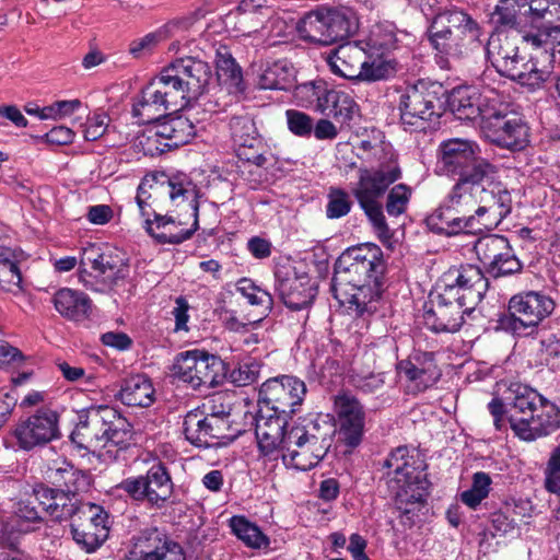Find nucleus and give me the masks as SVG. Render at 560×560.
<instances>
[{"label":"nucleus","instance_id":"42","mask_svg":"<svg viewBox=\"0 0 560 560\" xmlns=\"http://www.w3.org/2000/svg\"><path fill=\"white\" fill-rule=\"evenodd\" d=\"M229 526L232 533L248 548L261 549L269 547V538L256 524L249 522L245 516H232L229 521Z\"/></svg>","mask_w":560,"mask_h":560},{"label":"nucleus","instance_id":"50","mask_svg":"<svg viewBox=\"0 0 560 560\" xmlns=\"http://www.w3.org/2000/svg\"><path fill=\"white\" fill-rule=\"evenodd\" d=\"M522 14H528V0H500L492 21L499 26L514 27Z\"/></svg>","mask_w":560,"mask_h":560},{"label":"nucleus","instance_id":"63","mask_svg":"<svg viewBox=\"0 0 560 560\" xmlns=\"http://www.w3.org/2000/svg\"><path fill=\"white\" fill-rule=\"evenodd\" d=\"M109 117L103 112H96L89 116L83 125V137L88 141L100 139L109 126Z\"/></svg>","mask_w":560,"mask_h":560},{"label":"nucleus","instance_id":"19","mask_svg":"<svg viewBox=\"0 0 560 560\" xmlns=\"http://www.w3.org/2000/svg\"><path fill=\"white\" fill-rule=\"evenodd\" d=\"M305 394V383L295 376L270 378L259 389L258 407H269L273 412L291 417L303 402Z\"/></svg>","mask_w":560,"mask_h":560},{"label":"nucleus","instance_id":"60","mask_svg":"<svg viewBox=\"0 0 560 560\" xmlns=\"http://www.w3.org/2000/svg\"><path fill=\"white\" fill-rule=\"evenodd\" d=\"M203 408L208 410L206 413L208 418L221 420L224 432L229 423L228 418L232 411L231 397L224 393L215 394L211 397L208 404L203 405Z\"/></svg>","mask_w":560,"mask_h":560},{"label":"nucleus","instance_id":"9","mask_svg":"<svg viewBox=\"0 0 560 560\" xmlns=\"http://www.w3.org/2000/svg\"><path fill=\"white\" fill-rule=\"evenodd\" d=\"M131 438V425L117 409L109 406L91 407L79 417L70 439L80 448L91 452L117 446L125 448Z\"/></svg>","mask_w":560,"mask_h":560},{"label":"nucleus","instance_id":"64","mask_svg":"<svg viewBox=\"0 0 560 560\" xmlns=\"http://www.w3.org/2000/svg\"><path fill=\"white\" fill-rule=\"evenodd\" d=\"M546 489L560 495V444L552 451L546 467Z\"/></svg>","mask_w":560,"mask_h":560},{"label":"nucleus","instance_id":"22","mask_svg":"<svg viewBox=\"0 0 560 560\" xmlns=\"http://www.w3.org/2000/svg\"><path fill=\"white\" fill-rule=\"evenodd\" d=\"M58 422L59 416L56 411L42 408L27 418L21 419L14 425L12 436L19 448L32 451L60 436Z\"/></svg>","mask_w":560,"mask_h":560},{"label":"nucleus","instance_id":"55","mask_svg":"<svg viewBox=\"0 0 560 560\" xmlns=\"http://www.w3.org/2000/svg\"><path fill=\"white\" fill-rule=\"evenodd\" d=\"M370 222L372 223L374 231L376 232L378 238L385 243L389 241L392 234L389 228L386 223L383 207L380 201H368V202H358Z\"/></svg>","mask_w":560,"mask_h":560},{"label":"nucleus","instance_id":"57","mask_svg":"<svg viewBox=\"0 0 560 560\" xmlns=\"http://www.w3.org/2000/svg\"><path fill=\"white\" fill-rule=\"evenodd\" d=\"M352 207L349 194L341 188H330L327 195L326 215L328 219L346 217Z\"/></svg>","mask_w":560,"mask_h":560},{"label":"nucleus","instance_id":"40","mask_svg":"<svg viewBox=\"0 0 560 560\" xmlns=\"http://www.w3.org/2000/svg\"><path fill=\"white\" fill-rule=\"evenodd\" d=\"M119 398L127 406L149 407L154 400V388L145 376L136 375L125 381Z\"/></svg>","mask_w":560,"mask_h":560},{"label":"nucleus","instance_id":"11","mask_svg":"<svg viewBox=\"0 0 560 560\" xmlns=\"http://www.w3.org/2000/svg\"><path fill=\"white\" fill-rule=\"evenodd\" d=\"M384 271L383 254L375 244H363L348 248L337 260L331 280V290L339 299L338 290L346 287L361 292L366 287L377 285Z\"/></svg>","mask_w":560,"mask_h":560},{"label":"nucleus","instance_id":"32","mask_svg":"<svg viewBox=\"0 0 560 560\" xmlns=\"http://www.w3.org/2000/svg\"><path fill=\"white\" fill-rule=\"evenodd\" d=\"M366 59V45L347 43L332 50L326 61L332 73L350 81H359L362 63Z\"/></svg>","mask_w":560,"mask_h":560},{"label":"nucleus","instance_id":"2","mask_svg":"<svg viewBox=\"0 0 560 560\" xmlns=\"http://www.w3.org/2000/svg\"><path fill=\"white\" fill-rule=\"evenodd\" d=\"M489 281L480 267L471 264L450 268L436 291L431 293V308L424 313L425 326L434 332H456L482 300Z\"/></svg>","mask_w":560,"mask_h":560},{"label":"nucleus","instance_id":"54","mask_svg":"<svg viewBox=\"0 0 560 560\" xmlns=\"http://www.w3.org/2000/svg\"><path fill=\"white\" fill-rule=\"evenodd\" d=\"M326 85L323 82H306L300 84L294 90V98L298 105L308 108L314 106L319 112L322 96L326 92Z\"/></svg>","mask_w":560,"mask_h":560},{"label":"nucleus","instance_id":"59","mask_svg":"<svg viewBox=\"0 0 560 560\" xmlns=\"http://www.w3.org/2000/svg\"><path fill=\"white\" fill-rule=\"evenodd\" d=\"M411 188L405 184L395 185L387 195L386 211L392 217L402 214L411 197Z\"/></svg>","mask_w":560,"mask_h":560},{"label":"nucleus","instance_id":"61","mask_svg":"<svg viewBox=\"0 0 560 560\" xmlns=\"http://www.w3.org/2000/svg\"><path fill=\"white\" fill-rule=\"evenodd\" d=\"M287 126L291 133L300 138H310L313 132V118L306 113L288 109L285 112Z\"/></svg>","mask_w":560,"mask_h":560},{"label":"nucleus","instance_id":"33","mask_svg":"<svg viewBox=\"0 0 560 560\" xmlns=\"http://www.w3.org/2000/svg\"><path fill=\"white\" fill-rule=\"evenodd\" d=\"M51 303L61 317L75 323L89 319L93 311V301L86 293L67 287L52 294Z\"/></svg>","mask_w":560,"mask_h":560},{"label":"nucleus","instance_id":"37","mask_svg":"<svg viewBox=\"0 0 560 560\" xmlns=\"http://www.w3.org/2000/svg\"><path fill=\"white\" fill-rule=\"evenodd\" d=\"M78 520H84L92 526H95L96 533H84L90 548H98L108 537V514L106 511L94 503H80Z\"/></svg>","mask_w":560,"mask_h":560},{"label":"nucleus","instance_id":"35","mask_svg":"<svg viewBox=\"0 0 560 560\" xmlns=\"http://www.w3.org/2000/svg\"><path fill=\"white\" fill-rule=\"evenodd\" d=\"M560 428V409L553 402L540 399L535 413L528 418L527 425L521 430V440L534 441L546 436Z\"/></svg>","mask_w":560,"mask_h":560},{"label":"nucleus","instance_id":"20","mask_svg":"<svg viewBox=\"0 0 560 560\" xmlns=\"http://www.w3.org/2000/svg\"><path fill=\"white\" fill-rule=\"evenodd\" d=\"M396 42L392 32L382 34V28L376 26L366 40V59L361 70V82H376L394 77L398 70L395 59L386 55Z\"/></svg>","mask_w":560,"mask_h":560},{"label":"nucleus","instance_id":"52","mask_svg":"<svg viewBox=\"0 0 560 560\" xmlns=\"http://www.w3.org/2000/svg\"><path fill=\"white\" fill-rule=\"evenodd\" d=\"M491 478L487 472L478 471L472 476V485L460 493V501L470 509H477L490 492Z\"/></svg>","mask_w":560,"mask_h":560},{"label":"nucleus","instance_id":"47","mask_svg":"<svg viewBox=\"0 0 560 560\" xmlns=\"http://www.w3.org/2000/svg\"><path fill=\"white\" fill-rule=\"evenodd\" d=\"M215 63L218 80L238 91L243 82L242 70L226 48L217 50Z\"/></svg>","mask_w":560,"mask_h":560},{"label":"nucleus","instance_id":"38","mask_svg":"<svg viewBox=\"0 0 560 560\" xmlns=\"http://www.w3.org/2000/svg\"><path fill=\"white\" fill-rule=\"evenodd\" d=\"M147 490V500L155 505L167 501L173 493V482L166 467L159 463L149 468L143 476Z\"/></svg>","mask_w":560,"mask_h":560},{"label":"nucleus","instance_id":"26","mask_svg":"<svg viewBox=\"0 0 560 560\" xmlns=\"http://www.w3.org/2000/svg\"><path fill=\"white\" fill-rule=\"evenodd\" d=\"M176 108H179L178 102L158 74L135 98L132 114L139 122L148 124L164 116L167 110Z\"/></svg>","mask_w":560,"mask_h":560},{"label":"nucleus","instance_id":"34","mask_svg":"<svg viewBox=\"0 0 560 560\" xmlns=\"http://www.w3.org/2000/svg\"><path fill=\"white\" fill-rule=\"evenodd\" d=\"M223 423L215 418H208L202 410L189 411L184 418L186 439L198 447H208L213 440L223 436Z\"/></svg>","mask_w":560,"mask_h":560},{"label":"nucleus","instance_id":"31","mask_svg":"<svg viewBox=\"0 0 560 560\" xmlns=\"http://www.w3.org/2000/svg\"><path fill=\"white\" fill-rule=\"evenodd\" d=\"M340 434L348 446H357L362 439L365 413L360 401L352 395L340 394L335 398Z\"/></svg>","mask_w":560,"mask_h":560},{"label":"nucleus","instance_id":"44","mask_svg":"<svg viewBox=\"0 0 560 560\" xmlns=\"http://www.w3.org/2000/svg\"><path fill=\"white\" fill-rule=\"evenodd\" d=\"M21 282L22 276L16 264L15 252L0 246V288L8 292H15L20 290Z\"/></svg>","mask_w":560,"mask_h":560},{"label":"nucleus","instance_id":"17","mask_svg":"<svg viewBox=\"0 0 560 560\" xmlns=\"http://www.w3.org/2000/svg\"><path fill=\"white\" fill-rule=\"evenodd\" d=\"M553 310V300L544 293H518L510 299L509 315L502 320V325L515 335H523L526 329L537 327Z\"/></svg>","mask_w":560,"mask_h":560},{"label":"nucleus","instance_id":"14","mask_svg":"<svg viewBox=\"0 0 560 560\" xmlns=\"http://www.w3.org/2000/svg\"><path fill=\"white\" fill-rule=\"evenodd\" d=\"M480 127L485 137L500 148L521 151L529 143L527 124L501 98L494 107L486 110V119Z\"/></svg>","mask_w":560,"mask_h":560},{"label":"nucleus","instance_id":"4","mask_svg":"<svg viewBox=\"0 0 560 560\" xmlns=\"http://www.w3.org/2000/svg\"><path fill=\"white\" fill-rule=\"evenodd\" d=\"M355 155L364 165L358 168V180L351 194L358 202L380 201L389 186L401 177L393 145L385 141L361 140Z\"/></svg>","mask_w":560,"mask_h":560},{"label":"nucleus","instance_id":"27","mask_svg":"<svg viewBox=\"0 0 560 560\" xmlns=\"http://www.w3.org/2000/svg\"><path fill=\"white\" fill-rule=\"evenodd\" d=\"M499 93L493 89L459 86L452 91L448 104L452 112L462 120L486 119V110L497 105Z\"/></svg>","mask_w":560,"mask_h":560},{"label":"nucleus","instance_id":"3","mask_svg":"<svg viewBox=\"0 0 560 560\" xmlns=\"http://www.w3.org/2000/svg\"><path fill=\"white\" fill-rule=\"evenodd\" d=\"M383 479L402 514L415 513L423 505L429 490L425 464L415 450L398 446L382 464Z\"/></svg>","mask_w":560,"mask_h":560},{"label":"nucleus","instance_id":"45","mask_svg":"<svg viewBox=\"0 0 560 560\" xmlns=\"http://www.w3.org/2000/svg\"><path fill=\"white\" fill-rule=\"evenodd\" d=\"M292 71L283 61L267 65L258 79V85L262 90H287L292 85Z\"/></svg>","mask_w":560,"mask_h":560},{"label":"nucleus","instance_id":"36","mask_svg":"<svg viewBox=\"0 0 560 560\" xmlns=\"http://www.w3.org/2000/svg\"><path fill=\"white\" fill-rule=\"evenodd\" d=\"M360 107L352 94L341 90H328L322 96L319 113L331 116L337 121L349 122L359 115Z\"/></svg>","mask_w":560,"mask_h":560},{"label":"nucleus","instance_id":"15","mask_svg":"<svg viewBox=\"0 0 560 560\" xmlns=\"http://www.w3.org/2000/svg\"><path fill=\"white\" fill-rule=\"evenodd\" d=\"M173 375L192 389H210L223 382L224 363L219 357L207 351L188 350L175 358Z\"/></svg>","mask_w":560,"mask_h":560},{"label":"nucleus","instance_id":"25","mask_svg":"<svg viewBox=\"0 0 560 560\" xmlns=\"http://www.w3.org/2000/svg\"><path fill=\"white\" fill-rule=\"evenodd\" d=\"M289 416L273 412L269 407H258L255 416V434L264 457L279 458L287 439Z\"/></svg>","mask_w":560,"mask_h":560},{"label":"nucleus","instance_id":"21","mask_svg":"<svg viewBox=\"0 0 560 560\" xmlns=\"http://www.w3.org/2000/svg\"><path fill=\"white\" fill-rule=\"evenodd\" d=\"M479 145L469 139L452 138L440 143L436 151L435 171L445 176H458L463 178L469 172L480 156Z\"/></svg>","mask_w":560,"mask_h":560},{"label":"nucleus","instance_id":"13","mask_svg":"<svg viewBox=\"0 0 560 560\" xmlns=\"http://www.w3.org/2000/svg\"><path fill=\"white\" fill-rule=\"evenodd\" d=\"M159 75L178 102L179 108H184L207 92L212 80V69L208 62L188 56L175 59Z\"/></svg>","mask_w":560,"mask_h":560},{"label":"nucleus","instance_id":"48","mask_svg":"<svg viewBox=\"0 0 560 560\" xmlns=\"http://www.w3.org/2000/svg\"><path fill=\"white\" fill-rule=\"evenodd\" d=\"M528 15L532 23L541 22V26H558L560 32L559 0H528Z\"/></svg>","mask_w":560,"mask_h":560},{"label":"nucleus","instance_id":"43","mask_svg":"<svg viewBox=\"0 0 560 560\" xmlns=\"http://www.w3.org/2000/svg\"><path fill=\"white\" fill-rule=\"evenodd\" d=\"M233 18L235 19V30L244 36L262 32L268 24L271 27L279 26L277 36L283 34L284 22L273 14H242Z\"/></svg>","mask_w":560,"mask_h":560},{"label":"nucleus","instance_id":"51","mask_svg":"<svg viewBox=\"0 0 560 560\" xmlns=\"http://www.w3.org/2000/svg\"><path fill=\"white\" fill-rule=\"evenodd\" d=\"M80 503L74 493L69 495L67 492L60 490L59 493L55 494L52 503H47L46 513L55 521L69 518L73 521L79 514Z\"/></svg>","mask_w":560,"mask_h":560},{"label":"nucleus","instance_id":"58","mask_svg":"<svg viewBox=\"0 0 560 560\" xmlns=\"http://www.w3.org/2000/svg\"><path fill=\"white\" fill-rule=\"evenodd\" d=\"M558 26H539L536 32H527L522 36L523 43L532 46L534 49H542V57L549 56L548 48L552 46L555 36L558 34Z\"/></svg>","mask_w":560,"mask_h":560},{"label":"nucleus","instance_id":"5","mask_svg":"<svg viewBox=\"0 0 560 560\" xmlns=\"http://www.w3.org/2000/svg\"><path fill=\"white\" fill-rule=\"evenodd\" d=\"M336 431V424L329 415L304 419L303 422L290 427L279 457L285 467L310 470L326 456Z\"/></svg>","mask_w":560,"mask_h":560},{"label":"nucleus","instance_id":"46","mask_svg":"<svg viewBox=\"0 0 560 560\" xmlns=\"http://www.w3.org/2000/svg\"><path fill=\"white\" fill-rule=\"evenodd\" d=\"M235 290L247 303L257 306L261 316H267L273 306L271 294L257 285L252 279L242 278L235 283Z\"/></svg>","mask_w":560,"mask_h":560},{"label":"nucleus","instance_id":"23","mask_svg":"<svg viewBox=\"0 0 560 560\" xmlns=\"http://www.w3.org/2000/svg\"><path fill=\"white\" fill-rule=\"evenodd\" d=\"M474 250L487 272L494 278L513 275L522 269L520 259L503 235L490 234L478 238Z\"/></svg>","mask_w":560,"mask_h":560},{"label":"nucleus","instance_id":"41","mask_svg":"<svg viewBox=\"0 0 560 560\" xmlns=\"http://www.w3.org/2000/svg\"><path fill=\"white\" fill-rule=\"evenodd\" d=\"M159 125L161 135L165 137L166 147L170 150L187 144L196 136L195 125L183 116L166 119Z\"/></svg>","mask_w":560,"mask_h":560},{"label":"nucleus","instance_id":"16","mask_svg":"<svg viewBox=\"0 0 560 560\" xmlns=\"http://www.w3.org/2000/svg\"><path fill=\"white\" fill-rule=\"evenodd\" d=\"M435 85L423 81L408 86L400 95V120L405 129L422 131L441 116V101Z\"/></svg>","mask_w":560,"mask_h":560},{"label":"nucleus","instance_id":"28","mask_svg":"<svg viewBox=\"0 0 560 560\" xmlns=\"http://www.w3.org/2000/svg\"><path fill=\"white\" fill-rule=\"evenodd\" d=\"M197 19V13H195L190 16L173 20L155 32L131 40L128 52L133 58L145 57L150 55L162 40L167 38H175L170 46V50L178 51L183 40L185 42L183 45L187 44V33Z\"/></svg>","mask_w":560,"mask_h":560},{"label":"nucleus","instance_id":"24","mask_svg":"<svg viewBox=\"0 0 560 560\" xmlns=\"http://www.w3.org/2000/svg\"><path fill=\"white\" fill-rule=\"evenodd\" d=\"M397 372L404 380L408 394L417 395L434 386L441 377L432 352L415 351L397 364Z\"/></svg>","mask_w":560,"mask_h":560},{"label":"nucleus","instance_id":"62","mask_svg":"<svg viewBox=\"0 0 560 560\" xmlns=\"http://www.w3.org/2000/svg\"><path fill=\"white\" fill-rule=\"evenodd\" d=\"M139 144L142 147L144 154L151 156L170 151V148L166 147L165 137L161 135L159 124L139 137Z\"/></svg>","mask_w":560,"mask_h":560},{"label":"nucleus","instance_id":"18","mask_svg":"<svg viewBox=\"0 0 560 560\" xmlns=\"http://www.w3.org/2000/svg\"><path fill=\"white\" fill-rule=\"evenodd\" d=\"M124 560H186V556L179 542L154 527L130 538Z\"/></svg>","mask_w":560,"mask_h":560},{"label":"nucleus","instance_id":"53","mask_svg":"<svg viewBox=\"0 0 560 560\" xmlns=\"http://www.w3.org/2000/svg\"><path fill=\"white\" fill-rule=\"evenodd\" d=\"M230 130L235 148L244 143L249 147L260 144L255 125L247 117H233L230 120Z\"/></svg>","mask_w":560,"mask_h":560},{"label":"nucleus","instance_id":"30","mask_svg":"<svg viewBox=\"0 0 560 560\" xmlns=\"http://www.w3.org/2000/svg\"><path fill=\"white\" fill-rule=\"evenodd\" d=\"M540 399L544 398L526 385L520 383L510 385L506 397V419L516 436L521 438V430L527 425L528 418L535 413Z\"/></svg>","mask_w":560,"mask_h":560},{"label":"nucleus","instance_id":"49","mask_svg":"<svg viewBox=\"0 0 560 560\" xmlns=\"http://www.w3.org/2000/svg\"><path fill=\"white\" fill-rule=\"evenodd\" d=\"M50 478L59 486L66 487L67 492L72 493L84 491L90 485L89 475L68 463H63L61 467L51 470Z\"/></svg>","mask_w":560,"mask_h":560},{"label":"nucleus","instance_id":"29","mask_svg":"<svg viewBox=\"0 0 560 560\" xmlns=\"http://www.w3.org/2000/svg\"><path fill=\"white\" fill-rule=\"evenodd\" d=\"M277 290L287 307L299 311L311 305L316 290L306 273L298 275L294 270L276 272Z\"/></svg>","mask_w":560,"mask_h":560},{"label":"nucleus","instance_id":"7","mask_svg":"<svg viewBox=\"0 0 560 560\" xmlns=\"http://www.w3.org/2000/svg\"><path fill=\"white\" fill-rule=\"evenodd\" d=\"M428 33L441 68H448L450 59H460L469 46L480 42L482 34L478 22L457 8L439 12L433 18Z\"/></svg>","mask_w":560,"mask_h":560},{"label":"nucleus","instance_id":"1","mask_svg":"<svg viewBox=\"0 0 560 560\" xmlns=\"http://www.w3.org/2000/svg\"><path fill=\"white\" fill-rule=\"evenodd\" d=\"M494 174L495 166L480 160L427 217L428 228L436 234L454 236L481 231L506 218L512 210V195L493 180Z\"/></svg>","mask_w":560,"mask_h":560},{"label":"nucleus","instance_id":"56","mask_svg":"<svg viewBox=\"0 0 560 560\" xmlns=\"http://www.w3.org/2000/svg\"><path fill=\"white\" fill-rule=\"evenodd\" d=\"M82 107V103L80 100H65L57 101L48 106L43 108L36 107V113H38V117L43 120L52 119L59 120L66 117L71 116L75 112H78Z\"/></svg>","mask_w":560,"mask_h":560},{"label":"nucleus","instance_id":"10","mask_svg":"<svg viewBox=\"0 0 560 560\" xmlns=\"http://www.w3.org/2000/svg\"><path fill=\"white\" fill-rule=\"evenodd\" d=\"M165 192L176 205L185 200L189 202L192 221L189 226H186L185 222L162 214L155 217L154 221L147 220L145 232L159 244H180L189 240L199 228V190L187 176L177 175L168 180L167 191Z\"/></svg>","mask_w":560,"mask_h":560},{"label":"nucleus","instance_id":"6","mask_svg":"<svg viewBox=\"0 0 560 560\" xmlns=\"http://www.w3.org/2000/svg\"><path fill=\"white\" fill-rule=\"evenodd\" d=\"M56 272H69L78 266V281L85 289L105 293L113 290L129 276V265L119 255L103 253L96 244L81 249L80 260L65 256L52 260Z\"/></svg>","mask_w":560,"mask_h":560},{"label":"nucleus","instance_id":"39","mask_svg":"<svg viewBox=\"0 0 560 560\" xmlns=\"http://www.w3.org/2000/svg\"><path fill=\"white\" fill-rule=\"evenodd\" d=\"M153 179L144 177L138 186L136 195V203L139 208L141 218L143 219V229L145 230L147 220L154 221L155 217L162 215L159 213L160 203L159 199L164 195L163 185L152 183Z\"/></svg>","mask_w":560,"mask_h":560},{"label":"nucleus","instance_id":"8","mask_svg":"<svg viewBox=\"0 0 560 560\" xmlns=\"http://www.w3.org/2000/svg\"><path fill=\"white\" fill-rule=\"evenodd\" d=\"M486 56L501 75L530 89L540 86L550 75L548 63H541L538 56L521 50L517 36L503 33L491 35Z\"/></svg>","mask_w":560,"mask_h":560},{"label":"nucleus","instance_id":"12","mask_svg":"<svg viewBox=\"0 0 560 560\" xmlns=\"http://www.w3.org/2000/svg\"><path fill=\"white\" fill-rule=\"evenodd\" d=\"M358 27L354 12L345 7H319L304 14L296 23L301 39L325 46L348 39Z\"/></svg>","mask_w":560,"mask_h":560}]
</instances>
